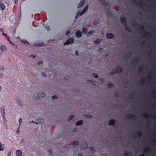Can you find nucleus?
I'll return each instance as SVG.
<instances>
[{
	"label": "nucleus",
	"instance_id": "nucleus-1",
	"mask_svg": "<svg viewBox=\"0 0 156 156\" xmlns=\"http://www.w3.org/2000/svg\"><path fill=\"white\" fill-rule=\"evenodd\" d=\"M100 2L102 5H103L106 8L107 10L109 12L108 14V16L109 17H111L112 16V14L109 11V5L105 2V0H98Z\"/></svg>",
	"mask_w": 156,
	"mask_h": 156
},
{
	"label": "nucleus",
	"instance_id": "nucleus-2",
	"mask_svg": "<svg viewBox=\"0 0 156 156\" xmlns=\"http://www.w3.org/2000/svg\"><path fill=\"white\" fill-rule=\"evenodd\" d=\"M3 113H2V117L4 118V120L3 121L4 123V128L6 129H8V128L7 126V123H6V121L5 119V110H4V108L3 107Z\"/></svg>",
	"mask_w": 156,
	"mask_h": 156
},
{
	"label": "nucleus",
	"instance_id": "nucleus-3",
	"mask_svg": "<svg viewBox=\"0 0 156 156\" xmlns=\"http://www.w3.org/2000/svg\"><path fill=\"white\" fill-rule=\"evenodd\" d=\"M74 40V39L73 37L69 38L64 43V46L68 45L70 44H73Z\"/></svg>",
	"mask_w": 156,
	"mask_h": 156
},
{
	"label": "nucleus",
	"instance_id": "nucleus-4",
	"mask_svg": "<svg viewBox=\"0 0 156 156\" xmlns=\"http://www.w3.org/2000/svg\"><path fill=\"white\" fill-rule=\"evenodd\" d=\"M135 2L137 4V5H139V6H140V7H142V6H143V7H144L145 8H146V7L147 8V10H149L151 9V8L150 7H149V6L146 5H144V4H143V2Z\"/></svg>",
	"mask_w": 156,
	"mask_h": 156
},
{
	"label": "nucleus",
	"instance_id": "nucleus-5",
	"mask_svg": "<svg viewBox=\"0 0 156 156\" xmlns=\"http://www.w3.org/2000/svg\"><path fill=\"white\" fill-rule=\"evenodd\" d=\"M6 50V48L5 45L0 42V50L2 53L5 51Z\"/></svg>",
	"mask_w": 156,
	"mask_h": 156
},
{
	"label": "nucleus",
	"instance_id": "nucleus-6",
	"mask_svg": "<svg viewBox=\"0 0 156 156\" xmlns=\"http://www.w3.org/2000/svg\"><path fill=\"white\" fill-rule=\"evenodd\" d=\"M34 45L37 47H43L44 46V44L41 42H36L34 43Z\"/></svg>",
	"mask_w": 156,
	"mask_h": 156
},
{
	"label": "nucleus",
	"instance_id": "nucleus-7",
	"mask_svg": "<svg viewBox=\"0 0 156 156\" xmlns=\"http://www.w3.org/2000/svg\"><path fill=\"white\" fill-rule=\"evenodd\" d=\"M126 116L129 119H136V116L132 115L130 114H129L127 115Z\"/></svg>",
	"mask_w": 156,
	"mask_h": 156
},
{
	"label": "nucleus",
	"instance_id": "nucleus-8",
	"mask_svg": "<svg viewBox=\"0 0 156 156\" xmlns=\"http://www.w3.org/2000/svg\"><path fill=\"white\" fill-rule=\"evenodd\" d=\"M122 23L123 24L124 26H126L127 25V22L125 17H121L120 19Z\"/></svg>",
	"mask_w": 156,
	"mask_h": 156
},
{
	"label": "nucleus",
	"instance_id": "nucleus-9",
	"mask_svg": "<svg viewBox=\"0 0 156 156\" xmlns=\"http://www.w3.org/2000/svg\"><path fill=\"white\" fill-rule=\"evenodd\" d=\"M88 81L92 85L95 87H98V84L97 82L91 80H88Z\"/></svg>",
	"mask_w": 156,
	"mask_h": 156
},
{
	"label": "nucleus",
	"instance_id": "nucleus-10",
	"mask_svg": "<svg viewBox=\"0 0 156 156\" xmlns=\"http://www.w3.org/2000/svg\"><path fill=\"white\" fill-rule=\"evenodd\" d=\"M75 35L77 37L80 38L82 36V33L80 30H77L75 33Z\"/></svg>",
	"mask_w": 156,
	"mask_h": 156
},
{
	"label": "nucleus",
	"instance_id": "nucleus-11",
	"mask_svg": "<svg viewBox=\"0 0 156 156\" xmlns=\"http://www.w3.org/2000/svg\"><path fill=\"white\" fill-rule=\"evenodd\" d=\"M106 37L108 39H112L114 37V35L111 33H107L106 34Z\"/></svg>",
	"mask_w": 156,
	"mask_h": 156
},
{
	"label": "nucleus",
	"instance_id": "nucleus-12",
	"mask_svg": "<svg viewBox=\"0 0 156 156\" xmlns=\"http://www.w3.org/2000/svg\"><path fill=\"white\" fill-rule=\"evenodd\" d=\"M85 3V0H81L80 2L78 5L77 8H79L83 6Z\"/></svg>",
	"mask_w": 156,
	"mask_h": 156
},
{
	"label": "nucleus",
	"instance_id": "nucleus-13",
	"mask_svg": "<svg viewBox=\"0 0 156 156\" xmlns=\"http://www.w3.org/2000/svg\"><path fill=\"white\" fill-rule=\"evenodd\" d=\"M115 121L114 119L110 120L109 122V124L110 126H114L115 124Z\"/></svg>",
	"mask_w": 156,
	"mask_h": 156
},
{
	"label": "nucleus",
	"instance_id": "nucleus-14",
	"mask_svg": "<svg viewBox=\"0 0 156 156\" xmlns=\"http://www.w3.org/2000/svg\"><path fill=\"white\" fill-rule=\"evenodd\" d=\"M5 8V7L4 3L0 1V9L2 11H4Z\"/></svg>",
	"mask_w": 156,
	"mask_h": 156
},
{
	"label": "nucleus",
	"instance_id": "nucleus-15",
	"mask_svg": "<svg viewBox=\"0 0 156 156\" xmlns=\"http://www.w3.org/2000/svg\"><path fill=\"white\" fill-rule=\"evenodd\" d=\"M38 98L40 99L41 98L44 97L45 96V94L43 92H42L37 94Z\"/></svg>",
	"mask_w": 156,
	"mask_h": 156
},
{
	"label": "nucleus",
	"instance_id": "nucleus-16",
	"mask_svg": "<svg viewBox=\"0 0 156 156\" xmlns=\"http://www.w3.org/2000/svg\"><path fill=\"white\" fill-rule=\"evenodd\" d=\"M88 147L87 143L85 142L81 144V147L83 149H86Z\"/></svg>",
	"mask_w": 156,
	"mask_h": 156
},
{
	"label": "nucleus",
	"instance_id": "nucleus-17",
	"mask_svg": "<svg viewBox=\"0 0 156 156\" xmlns=\"http://www.w3.org/2000/svg\"><path fill=\"white\" fill-rule=\"evenodd\" d=\"M15 100L18 103L20 106H22L23 104L22 101L19 100L18 98H16Z\"/></svg>",
	"mask_w": 156,
	"mask_h": 156
},
{
	"label": "nucleus",
	"instance_id": "nucleus-18",
	"mask_svg": "<svg viewBox=\"0 0 156 156\" xmlns=\"http://www.w3.org/2000/svg\"><path fill=\"white\" fill-rule=\"evenodd\" d=\"M108 85V88L111 89L114 87V84L113 83H112L110 81L108 82L107 83Z\"/></svg>",
	"mask_w": 156,
	"mask_h": 156
},
{
	"label": "nucleus",
	"instance_id": "nucleus-19",
	"mask_svg": "<svg viewBox=\"0 0 156 156\" xmlns=\"http://www.w3.org/2000/svg\"><path fill=\"white\" fill-rule=\"evenodd\" d=\"M83 124V121L80 120L77 121L76 123V126H79Z\"/></svg>",
	"mask_w": 156,
	"mask_h": 156
},
{
	"label": "nucleus",
	"instance_id": "nucleus-20",
	"mask_svg": "<svg viewBox=\"0 0 156 156\" xmlns=\"http://www.w3.org/2000/svg\"><path fill=\"white\" fill-rule=\"evenodd\" d=\"M101 39H98L94 41V44H98L101 42Z\"/></svg>",
	"mask_w": 156,
	"mask_h": 156
},
{
	"label": "nucleus",
	"instance_id": "nucleus-21",
	"mask_svg": "<svg viewBox=\"0 0 156 156\" xmlns=\"http://www.w3.org/2000/svg\"><path fill=\"white\" fill-rule=\"evenodd\" d=\"M16 152L17 154V156H21L22 154V151L19 150H17Z\"/></svg>",
	"mask_w": 156,
	"mask_h": 156
},
{
	"label": "nucleus",
	"instance_id": "nucleus-22",
	"mask_svg": "<svg viewBox=\"0 0 156 156\" xmlns=\"http://www.w3.org/2000/svg\"><path fill=\"white\" fill-rule=\"evenodd\" d=\"M88 31V29L86 28L83 27L82 29V32L83 34H86Z\"/></svg>",
	"mask_w": 156,
	"mask_h": 156
},
{
	"label": "nucleus",
	"instance_id": "nucleus-23",
	"mask_svg": "<svg viewBox=\"0 0 156 156\" xmlns=\"http://www.w3.org/2000/svg\"><path fill=\"white\" fill-rule=\"evenodd\" d=\"M145 31V34H144V35L148 37H151V34L150 33L147 32Z\"/></svg>",
	"mask_w": 156,
	"mask_h": 156
},
{
	"label": "nucleus",
	"instance_id": "nucleus-24",
	"mask_svg": "<svg viewBox=\"0 0 156 156\" xmlns=\"http://www.w3.org/2000/svg\"><path fill=\"white\" fill-rule=\"evenodd\" d=\"M21 42L25 44H29V43L26 40L24 39L21 41Z\"/></svg>",
	"mask_w": 156,
	"mask_h": 156
},
{
	"label": "nucleus",
	"instance_id": "nucleus-25",
	"mask_svg": "<svg viewBox=\"0 0 156 156\" xmlns=\"http://www.w3.org/2000/svg\"><path fill=\"white\" fill-rule=\"evenodd\" d=\"M2 35L4 36V37L8 41L9 40L10 41V39L9 38V37L6 34L3 33V34Z\"/></svg>",
	"mask_w": 156,
	"mask_h": 156
},
{
	"label": "nucleus",
	"instance_id": "nucleus-26",
	"mask_svg": "<svg viewBox=\"0 0 156 156\" xmlns=\"http://www.w3.org/2000/svg\"><path fill=\"white\" fill-rule=\"evenodd\" d=\"M2 35L4 36V37L8 41L9 40L10 41V39L9 38V37L6 34L3 33V34Z\"/></svg>",
	"mask_w": 156,
	"mask_h": 156
},
{
	"label": "nucleus",
	"instance_id": "nucleus-27",
	"mask_svg": "<svg viewBox=\"0 0 156 156\" xmlns=\"http://www.w3.org/2000/svg\"><path fill=\"white\" fill-rule=\"evenodd\" d=\"M2 35L4 36V37L8 41L9 40L10 41V39L9 38V37L6 34L3 33V34Z\"/></svg>",
	"mask_w": 156,
	"mask_h": 156
},
{
	"label": "nucleus",
	"instance_id": "nucleus-28",
	"mask_svg": "<svg viewBox=\"0 0 156 156\" xmlns=\"http://www.w3.org/2000/svg\"><path fill=\"white\" fill-rule=\"evenodd\" d=\"M2 35L4 36V37L8 41L9 40L10 41V39L9 38V37L6 34L3 33V34Z\"/></svg>",
	"mask_w": 156,
	"mask_h": 156
},
{
	"label": "nucleus",
	"instance_id": "nucleus-29",
	"mask_svg": "<svg viewBox=\"0 0 156 156\" xmlns=\"http://www.w3.org/2000/svg\"><path fill=\"white\" fill-rule=\"evenodd\" d=\"M94 32V30H91L87 34V36H91L93 33Z\"/></svg>",
	"mask_w": 156,
	"mask_h": 156
},
{
	"label": "nucleus",
	"instance_id": "nucleus-30",
	"mask_svg": "<svg viewBox=\"0 0 156 156\" xmlns=\"http://www.w3.org/2000/svg\"><path fill=\"white\" fill-rule=\"evenodd\" d=\"M79 142L77 141H75L73 144V146L74 147H75L79 144Z\"/></svg>",
	"mask_w": 156,
	"mask_h": 156
},
{
	"label": "nucleus",
	"instance_id": "nucleus-31",
	"mask_svg": "<svg viewBox=\"0 0 156 156\" xmlns=\"http://www.w3.org/2000/svg\"><path fill=\"white\" fill-rule=\"evenodd\" d=\"M74 116L73 115L70 116L68 118V121H71L73 118Z\"/></svg>",
	"mask_w": 156,
	"mask_h": 156
},
{
	"label": "nucleus",
	"instance_id": "nucleus-32",
	"mask_svg": "<svg viewBox=\"0 0 156 156\" xmlns=\"http://www.w3.org/2000/svg\"><path fill=\"white\" fill-rule=\"evenodd\" d=\"M85 117L87 118H92V116L88 114H86L85 115Z\"/></svg>",
	"mask_w": 156,
	"mask_h": 156
},
{
	"label": "nucleus",
	"instance_id": "nucleus-33",
	"mask_svg": "<svg viewBox=\"0 0 156 156\" xmlns=\"http://www.w3.org/2000/svg\"><path fill=\"white\" fill-rule=\"evenodd\" d=\"M4 150V149L2 147V144L1 142H0V151H3Z\"/></svg>",
	"mask_w": 156,
	"mask_h": 156
},
{
	"label": "nucleus",
	"instance_id": "nucleus-34",
	"mask_svg": "<svg viewBox=\"0 0 156 156\" xmlns=\"http://www.w3.org/2000/svg\"><path fill=\"white\" fill-rule=\"evenodd\" d=\"M89 149L91 151L92 153L94 152L95 151V150H94V147H90Z\"/></svg>",
	"mask_w": 156,
	"mask_h": 156
},
{
	"label": "nucleus",
	"instance_id": "nucleus-35",
	"mask_svg": "<svg viewBox=\"0 0 156 156\" xmlns=\"http://www.w3.org/2000/svg\"><path fill=\"white\" fill-rule=\"evenodd\" d=\"M88 8V5H87L85 6V7L84 9L83 10V11H84L85 12H87V11Z\"/></svg>",
	"mask_w": 156,
	"mask_h": 156
},
{
	"label": "nucleus",
	"instance_id": "nucleus-36",
	"mask_svg": "<svg viewBox=\"0 0 156 156\" xmlns=\"http://www.w3.org/2000/svg\"><path fill=\"white\" fill-rule=\"evenodd\" d=\"M137 135L138 137H140L142 135V133L141 131H137Z\"/></svg>",
	"mask_w": 156,
	"mask_h": 156
},
{
	"label": "nucleus",
	"instance_id": "nucleus-37",
	"mask_svg": "<svg viewBox=\"0 0 156 156\" xmlns=\"http://www.w3.org/2000/svg\"><path fill=\"white\" fill-rule=\"evenodd\" d=\"M43 121H44L42 119H37V122H39V123H43Z\"/></svg>",
	"mask_w": 156,
	"mask_h": 156
},
{
	"label": "nucleus",
	"instance_id": "nucleus-38",
	"mask_svg": "<svg viewBox=\"0 0 156 156\" xmlns=\"http://www.w3.org/2000/svg\"><path fill=\"white\" fill-rule=\"evenodd\" d=\"M125 30L126 31H128L129 32H130L131 31L129 28L127 27V25L126 26H125Z\"/></svg>",
	"mask_w": 156,
	"mask_h": 156
},
{
	"label": "nucleus",
	"instance_id": "nucleus-39",
	"mask_svg": "<svg viewBox=\"0 0 156 156\" xmlns=\"http://www.w3.org/2000/svg\"><path fill=\"white\" fill-rule=\"evenodd\" d=\"M92 75L95 78H98V75L96 73H93Z\"/></svg>",
	"mask_w": 156,
	"mask_h": 156
},
{
	"label": "nucleus",
	"instance_id": "nucleus-40",
	"mask_svg": "<svg viewBox=\"0 0 156 156\" xmlns=\"http://www.w3.org/2000/svg\"><path fill=\"white\" fill-rule=\"evenodd\" d=\"M134 95L133 94H129V97L130 99H132L133 98Z\"/></svg>",
	"mask_w": 156,
	"mask_h": 156
},
{
	"label": "nucleus",
	"instance_id": "nucleus-41",
	"mask_svg": "<svg viewBox=\"0 0 156 156\" xmlns=\"http://www.w3.org/2000/svg\"><path fill=\"white\" fill-rule=\"evenodd\" d=\"M142 115L144 117H145L146 118H147V113H143L142 114Z\"/></svg>",
	"mask_w": 156,
	"mask_h": 156
},
{
	"label": "nucleus",
	"instance_id": "nucleus-42",
	"mask_svg": "<svg viewBox=\"0 0 156 156\" xmlns=\"http://www.w3.org/2000/svg\"><path fill=\"white\" fill-rule=\"evenodd\" d=\"M140 30L141 31H143L144 30V27L143 26H140Z\"/></svg>",
	"mask_w": 156,
	"mask_h": 156
},
{
	"label": "nucleus",
	"instance_id": "nucleus-43",
	"mask_svg": "<svg viewBox=\"0 0 156 156\" xmlns=\"http://www.w3.org/2000/svg\"><path fill=\"white\" fill-rule=\"evenodd\" d=\"M98 23H99V21H97V20H95L93 23L95 25H97Z\"/></svg>",
	"mask_w": 156,
	"mask_h": 156
},
{
	"label": "nucleus",
	"instance_id": "nucleus-44",
	"mask_svg": "<svg viewBox=\"0 0 156 156\" xmlns=\"http://www.w3.org/2000/svg\"><path fill=\"white\" fill-rule=\"evenodd\" d=\"M22 120L21 118H20L19 120V127H20V126L21 125V123L22 122Z\"/></svg>",
	"mask_w": 156,
	"mask_h": 156
},
{
	"label": "nucleus",
	"instance_id": "nucleus-45",
	"mask_svg": "<svg viewBox=\"0 0 156 156\" xmlns=\"http://www.w3.org/2000/svg\"><path fill=\"white\" fill-rule=\"evenodd\" d=\"M149 150V148L148 147H147L146 148H145L144 150V153H146L147 152V151Z\"/></svg>",
	"mask_w": 156,
	"mask_h": 156
},
{
	"label": "nucleus",
	"instance_id": "nucleus-46",
	"mask_svg": "<svg viewBox=\"0 0 156 156\" xmlns=\"http://www.w3.org/2000/svg\"><path fill=\"white\" fill-rule=\"evenodd\" d=\"M115 73V71H112L110 73V75H114Z\"/></svg>",
	"mask_w": 156,
	"mask_h": 156
},
{
	"label": "nucleus",
	"instance_id": "nucleus-47",
	"mask_svg": "<svg viewBox=\"0 0 156 156\" xmlns=\"http://www.w3.org/2000/svg\"><path fill=\"white\" fill-rule=\"evenodd\" d=\"M58 98V97L56 95H54L52 97V99H57Z\"/></svg>",
	"mask_w": 156,
	"mask_h": 156
},
{
	"label": "nucleus",
	"instance_id": "nucleus-48",
	"mask_svg": "<svg viewBox=\"0 0 156 156\" xmlns=\"http://www.w3.org/2000/svg\"><path fill=\"white\" fill-rule=\"evenodd\" d=\"M119 69H118V68H116L115 69V72H116V73H117L119 74Z\"/></svg>",
	"mask_w": 156,
	"mask_h": 156
},
{
	"label": "nucleus",
	"instance_id": "nucleus-49",
	"mask_svg": "<svg viewBox=\"0 0 156 156\" xmlns=\"http://www.w3.org/2000/svg\"><path fill=\"white\" fill-rule=\"evenodd\" d=\"M85 12L84 11H83V10H82L80 13V15L81 16L83 15Z\"/></svg>",
	"mask_w": 156,
	"mask_h": 156
},
{
	"label": "nucleus",
	"instance_id": "nucleus-50",
	"mask_svg": "<svg viewBox=\"0 0 156 156\" xmlns=\"http://www.w3.org/2000/svg\"><path fill=\"white\" fill-rule=\"evenodd\" d=\"M128 86V83L126 82L124 83V87L125 88H127Z\"/></svg>",
	"mask_w": 156,
	"mask_h": 156
},
{
	"label": "nucleus",
	"instance_id": "nucleus-51",
	"mask_svg": "<svg viewBox=\"0 0 156 156\" xmlns=\"http://www.w3.org/2000/svg\"><path fill=\"white\" fill-rule=\"evenodd\" d=\"M70 33V31L69 30L67 31L66 32V34L67 36H68V35Z\"/></svg>",
	"mask_w": 156,
	"mask_h": 156
},
{
	"label": "nucleus",
	"instance_id": "nucleus-52",
	"mask_svg": "<svg viewBox=\"0 0 156 156\" xmlns=\"http://www.w3.org/2000/svg\"><path fill=\"white\" fill-rule=\"evenodd\" d=\"M43 64V61H39L37 62V65H40L41 64Z\"/></svg>",
	"mask_w": 156,
	"mask_h": 156
},
{
	"label": "nucleus",
	"instance_id": "nucleus-53",
	"mask_svg": "<svg viewBox=\"0 0 156 156\" xmlns=\"http://www.w3.org/2000/svg\"><path fill=\"white\" fill-rule=\"evenodd\" d=\"M0 31L2 33V35L3 34V33H4V30L3 28H0Z\"/></svg>",
	"mask_w": 156,
	"mask_h": 156
},
{
	"label": "nucleus",
	"instance_id": "nucleus-54",
	"mask_svg": "<svg viewBox=\"0 0 156 156\" xmlns=\"http://www.w3.org/2000/svg\"><path fill=\"white\" fill-rule=\"evenodd\" d=\"M0 69L1 70H3L4 69V68L3 66H0Z\"/></svg>",
	"mask_w": 156,
	"mask_h": 156
},
{
	"label": "nucleus",
	"instance_id": "nucleus-55",
	"mask_svg": "<svg viewBox=\"0 0 156 156\" xmlns=\"http://www.w3.org/2000/svg\"><path fill=\"white\" fill-rule=\"evenodd\" d=\"M64 79L66 80H68L69 79V77L68 76H66Z\"/></svg>",
	"mask_w": 156,
	"mask_h": 156
},
{
	"label": "nucleus",
	"instance_id": "nucleus-56",
	"mask_svg": "<svg viewBox=\"0 0 156 156\" xmlns=\"http://www.w3.org/2000/svg\"><path fill=\"white\" fill-rule=\"evenodd\" d=\"M48 152H49V153L50 154H52V151H51V149H50L48 150Z\"/></svg>",
	"mask_w": 156,
	"mask_h": 156
},
{
	"label": "nucleus",
	"instance_id": "nucleus-57",
	"mask_svg": "<svg viewBox=\"0 0 156 156\" xmlns=\"http://www.w3.org/2000/svg\"><path fill=\"white\" fill-rule=\"evenodd\" d=\"M124 156H129V154L127 152H125L124 153Z\"/></svg>",
	"mask_w": 156,
	"mask_h": 156
},
{
	"label": "nucleus",
	"instance_id": "nucleus-58",
	"mask_svg": "<svg viewBox=\"0 0 156 156\" xmlns=\"http://www.w3.org/2000/svg\"><path fill=\"white\" fill-rule=\"evenodd\" d=\"M30 123H35L36 124H38V123L35 122L34 121L32 120L30 122H29Z\"/></svg>",
	"mask_w": 156,
	"mask_h": 156
},
{
	"label": "nucleus",
	"instance_id": "nucleus-59",
	"mask_svg": "<svg viewBox=\"0 0 156 156\" xmlns=\"http://www.w3.org/2000/svg\"><path fill=\"white\" fill-rule=\"evenodd\" d=\"M145 80L144 79L143 80H141L140 82V83H145Z\"/></svg>",
	"mask_w": 156,
	"mask_h": 156
},
{
	"label": "nucleus",
	"instance_id": "nucleus-60",
	"mask_svg": "<svg viewBox=\"0 0 156 156\" xmlns=\"http://www.w3.org/2000/svg\"><path fill=\"white\" fill-rule=\"evenodd\" d=\"M137 24L135 21H134V24H133V26H135L136 25H137Z\"/></svg>",
	"mask_w": 156,
	"mask_h": 156
},
{
	"label": "nucleus",
	"instance_id": "nucleus-61",
	"mask_svg": "<svg viewBox=\"0 0 156 156\" xmlns=\"http://www.w3.org/2000/svg\"><path fill=\"white\" fill-rule=\"evenodd\" d=\"M115 96L117 97H119L118 93V92H116L115 94Z\"/></svg>",
	"mask_w": 156,
	"mask_h": 156
},
{
	"label": "nucleus",
	"instance_id": "nucleus-62",
	"mask_svg": "<svg viewBox=\"0 0 156 156\" xmlns=\"http://www.w3.org/2000/svg\"><path fill=\"white\" fill-rule=\"evenodd\" d=\"M42 75L44 76V77H46V74L44 73H42Z\"/></svg>",
	"mask_w": 156,
	"mask_h": 156
},
{
	"label": "nucleus",
	"instance_id": "nucleus-63",
	"mask_svg": "<svg viewBox=\"0 0 156 156\" xmlns=\"http://www.w3.org/2000/svg\"><path fill=\"white\" fill-rule=\"evenodd\" d=\"M137 61L136 60H134L132 62V64H135V62H137Z\"/></svg>",
	"mask_w": 156,
	"mask_h": 156
},
{
	"label": "nucleus",
	"instance_id": "nucleus-64",
	"mask_svg": "<svg viewBox=\"0 0 156 156\" xmlns=\"http://www.w3.org/2000/svg\"><path fill=\"white\" fill-rule=\"evenodd\" d=\"M78 53H79L77 51H75V55H76L77 56L78 55Z\"/></svg>",
	"mask_w": 156,
	"mask_h": 156
}]
</instances>
